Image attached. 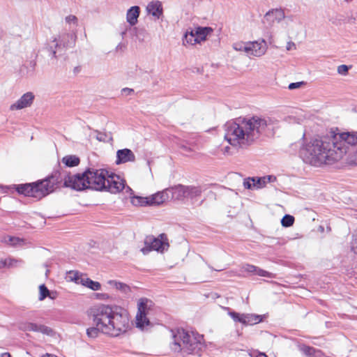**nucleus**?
Instances as JSON below:
<instances>
[{
    "instance_id": "nucleus-1",
    "label": "nucleus",
    "mask_w": 357,
    "mask_h": 357,
    "mask_svg": "<svg viewBox=\"0 0 357 357\" xmlns=\"http://www.w3.org/2000/svg\"><path fill=\"white\" fill-rule=\"evenodd\" d=\"M80 191L84 185L81 183L79 176L71 174L66 169L59 167L54 170L51 176L39 180L36 182L17 185L16 190L24 196L40 199L54 190V188L60 185Z\"/></svg>"
},
{
    "instance_id": "nucleus-2",
    "label": "nucleus",
    "mask_w": 357,
    "mask_h": 357,
    "mask_svg": "<svg viewBox=\"0 0 357 357\" xmlns=\"http://www.w3.org/2000/svg\"><path fill=\"white\" fill-rule=\"evenodd\" d=\"M344 150L336 144L333 132L330 135L312 139L300 149L299 154L303 161L314 166L331 164L340 160Z\"/></svg>"
},
{
    "instance_id": "nucleus-3",
    "label": "nucleus",
    "mask_w": 357,
    "mask_h": 357,
    "mask_svg": "<svg viewBox=\"0 0 357 357\" xmlns=\"http://www.w3.org/2000/svg\"><path fill=\"white\" fill-rule=\"evenodd\" d=\"M268 126L266 119L257 116L238 118L225 124V139L233 146H247L257 139Z\"/></svg>"
},
{
    "instance_id": "nucleus-4",
    "label": "nucleus",
    "mask_w": 357,
    "mask_h": 357,
    "mask_svg": "<svg viewBox=\"0 0 357 357\" xmlns=\"http://www.w3.org/2000/svg\"><path fill=\"white\" fill-rule=\"evenodd\" d=\"M90 313L101 333L111 337L124 334L130 328L128 312L119 306L97 305L90 309Z\"/></svg>"
},
{
    "instance_id": "nucleus-5",
    "label": "nucleus",
    "mask_w": 357,
    "mask_h": 357,
    "mask_svg": "<svg viewBox=\"0 0 357 357\" xmlns=\"http://www.w3.org/2000/svg\"><path fill=\"white\" fill-rule=\"evenodd\" d=\"M172 349L175 351H183L200 356L206 347L203 335L194 332L188 333L183 329L172 331Z\"/></svg>"
},
{
    "instance_id": "nucleus-6",
    "label": "nucleus",
    "mask_w": 357,
    "mask_h": 357,
    "mask_svg": "<svg viewBox=\"0 0 357 357\" xmlns=\"http://www.w3.org/2000/svg\"><path fill=\"white\" fill-rule=\"evenodd\" d=\"M79 176L81 183L84 185L81 190L86 188L103 191L105 188V182L108 171L100 169H88L82 174H77Z\"/></svg>"
},
{
    "instance_id": "nucleus-7",
    "label": "nucleus",
    "mask_w": 357,
    "mask_h": 357,
    "mask_svg": "<svg viewBox=\"0 0 357 357\" xmlns=\"http://www.w3.org/2000/svg\"><path fill=\"white\" fill-rule=\"evenodd\" d=\"M76 36L69 33H62L49 41L45 47L48 56L56 59V53L75 44Z\"/></svg>"
},
{
    "instance_id": "nucleus-8",
    "label": "nucleus",
    "mask_w": 357,
    "mask_h": 357,
    "mask_svg": "<svg viewBox=\"0 0 357 357\" xmlns=\"http://www.w3.org/2000/svg\"><path fill=\"white\" fill-rule=\"evenodd\" d=\"M154 303L152 301L142 298L137 303L138 312L136 315V326L143 329L145 326L150 325L149 319L147 318L151 311L153 310Z\"/></svg>"
},
{
    "instance_id": "nucleus-9",
    "label": "nucleus",
    "mask_w": 357,
    "mask_h": 357,
    "mask_svg": "<svg viewBox=\"0 0 357 357\" xmlns=\"http://www.w3.org/2000/svg\"><path fill=\"white\" fill-rule=\"evenodd\" d=\"M145 246L141 249L144 255L148 254L151 250L162 252L169 247L167 236L161 234L158 237L153 236H146L144 241Z\"/></svg>"
},
{
    "instance_id": "nucleus-10",
    "label": "nucleus",
    "mask_w": 357,
    "mask_h": 357,
    "mask_svg": "<svg viewBox=\"0 0 357 357\" xmlns=\"http://www.w3.org/2000/svg\"><path fill=\"white\" fill-rule=\"evenodd\" d=\"M125 189L126 192L132 195V190L129 187H126L125 181L119 175L108 172L106 178L105 188L103 191H107L113 194L118 193Z\"/></svg>"
},
{
    "instance_id": "nucleus-11",
    "label": "nucleus",
    "mask_w": 357,
    "mask_h": 357,
    "mask_svg": "<svg viewBox=\"0 0 357 357\" xmlns=\"http://www.w3.org/2000/svg\"><path fill=\"white\" fill-rule=\"evenodd\" d=\"M333 135L335 136L336 144H338L343 149L344 155L347 153L346 144L357 145V132H343Z\"/></svg>"
},
{
    "instance_id": "nucleus-12",
    "label": "nucleus",
    "mask_w": 357,
    "mask_h": 357,
    "mask_svg": "<svg viewBox=\"0 0 357 357\" xmlns=\"http://www.w3.org/2000/svg\"><path fill=\"white\" fill-rule=\"evenodd\" d=\"M248 47L249 50H247V54L256 57H260L264 55L267 51V45L264 39L248 42Z\"/></svg>"
},
{
    "instance_id": "nucleus-13",
    "label": "nucleus",
    "mask_w": 357,
    "mask_h": 357,
    "mask_svg": "<svg viewBox=\"0 0 357 357\" xmlns=\"http://www.w3.org/2000/svg\"><path fill=\"white\" fill-rule=\"evenodd\" d=\"M34 95L32 92H26L15 102L10 106V110H19L28 107H30L34 100Z\"/></svg>"
},
{
    "instance_id": "nucleus-14",
    "label": "nucleus",
    "mask_w": 357,
    "mask_h": 357,
    "mask_svg": "<svg viewBox=\"0 0 357 357\" xmlns=\"http://www.w3.org/2000/svg\"><path fill=\"white\" fill-rule=\"evenodd\" d=\"M135 155L134 153L129 149H123L118 150L116 152V164L120 165L128 162H135Z\"/></svg>"
},
{
    "instance_id": "nucleus-15",
    "label": "nucleus",
    "mask_w": 357,
    "mask_h": 357,
    "mask_svg": "<svg viewBox=\"0 0 357 357\" xmlns=\"http://www.w3.org/2000/svg\"><path fill=\"white\" fill-rule=\"evenodd\" d=\"M242 270L245 272L252 275H257L261 277H267L269 278H275V275L274 273L268 272L265 270H263L257 266H255L252 264H246L242 266Z\"/></svg>"
},
{
    "instance_id": "nucleus-16",
    "label": "nucleus",
    "mask_w": 357,
    "mask_h": 357,
    "mask_svg": "<svg viewBox=\"0 0 357 357\" xmlns=\"http://www.w3.org/2000/svg\"><path fill=\"white\" fill-rule=\"evenodd\" d=\"M169 190L166 189L149 197V205H160L169 199Z\"/></svg>"
},
{
    "instance_id": "nucleus-17",
    "label": "nucleus",
    "mask_w": 357,
    "mask_h": 357,
    "mask_svg": "<svg viewBox=\"0 0 357 357\" xmlns=\"http://www.w3.org/2000/svg\"><path fill=\"white\" fill-rule=\"evenodd\" d=\"M195 36L197 38V41L200 43L206 40L208 36L211 35L213 29L209 26H197L193 29Z\"/></svg>"
},
{
    "instance_id": "nucleus-18",
    "label": "nucleus",
    "mask_w": 357,
    "mask_h": 357,
    "mask_svg": "<svg viewBox=\"0 0 357 357\" xmlns=\"http://www.w3.org/2000/svg\"><path fill=\"white\" fill-rule=\"evenodd\" d=\"M140 8L137 6L130 8L126 13V20L130 26H134L137 22L139 16Z\"/></svg>"
},
{
    "instance_id": "nucleus-19",
    "label": "nucleus",
    "mask_w": 357,
    "mask_h": 357,
    "mask_svg": "<svg viewBox=\"0 0 357 357\" xmlns=\"http://www.w3.org/2000/svg\"><path fill=\"white\" fill-rule=\"evenodd\" d=\"M146 10L149 14L157 19H159L162 15V4L158 1L150 2L146 7Z\"/></svg>"
},
{
    "instance_id": "nucleus-20",
    "label": "nucleus",
    "mask_w": 357,
    "mask_h": 357,
    "mask_svg": "<svg viewBox=\"0 0 357 357\" xmlns=\"http://www.w3.org/2000/svg\"><path fill=\"white\" fill-rule=\"evenodd\" d=\"M264 18L272 23L275 22H280L284 18V13L280 9L272 10L266 13Z\"/></svg>"
},
{
    "instance_id": "nucleus-21",
    "label": "nucleus",
    "mask_w": 357,
    "mask_h": 357,
    "mask_svg": "<svg viewBox=\"0 0 357 357\" xmlns=\"http://www.w3.org/2000/svg\"><path fill=\"white\" fill-rule=\"evenodd\" d=\"M22 328L24 331L41 332L45 334H49L51 332V329L49 327L33 323H27Z\"/></svg>"
},
{
    "instance_id": "nucleus-22",
    "label": "nucleus",
    "mask_w": 357,
    "mask_h": 357,
    "mask_svg": "<svg viewBox=\"0 0 357 357\" xmlns=\"http://www.w3.org/2000/svg\"><path fill=\"white\" fill-rule=\"evenodd\" d=\"M172 197L176 199H182L186 198V186L178 185L169 190Z\"/></svg>"
},
{
    "instance_id": "nucleus-23",
    "label": "nucleus",
    "mask_w": 357,
    "mask_h": 357,
    "mask_svg": "<svg viewBox=\"0 0 357 357\" xmlns=\"http://www.w3.org/2000/svg\"><path fill=\"white\" fill-rule=\"evenodd\" d=\"M70 274L73 275V276H71L72 280L75 281L77 284H81L86 287L89 280V278H87L86 275L80 273L77 271L70 272Z\"/></svg>"
},
{
    "instance_id": "nucleus-24",
    "label": "nucleus",
    "mask_w": 357,
    "mask_h": 357,
    "mask_svg": "<svg viewBox=\"0 0 357 357\" xmlns=\"http://www.w3.org/2000/svg\"><path fill=\"white\" fill-rule=\"evenodd\" d=\"M244 319L243 325H254L260 323L262 321V317L260 315L245 314Z\"/></svg>"
},
{
    "instance_id": "nucleus-25",
    "label": "nucleus",
    "mask_w": 357,
    "mask_h": 357,
    "mask_svg": "<svg viewBox=\"0 0 357 357\" xmlns=\"http://www.w3.org/2000/svg\"><path fill=\"white\" fill-rule=\"evenodd\" d=\"M202 192L200 187L186 186V198L194 199L199 197Z\"/></svg>"
},
{
    "instance_id": "nucleus-26",
    "label": "nucleus",
    "mask_w": 357,
    "mask_h": 357,
    "mask_svg": "<svg viewBox=\"0 0 357 357\" xmlns=\"http://www.w3.org/2000/svg\"><path fill=\"white\" fill-rule=\"evenodd\" d=\"M79 158L75 155H67L63 158L62 162L67 167H75L79 163Z\"/></svg>"
},
{
    "instance_id": "nucleus-27",
    "label": "nucleus",
    "mask_w": 357,
    "mask_h": 357,
    "mask_svg": "<svg viewBox=\"0 0 357 357\" xmlns=\"http://www.w3.org/2000/svg\"><path fill=\"white\" fill-rule=\"evenodd\" d=\"M130 202L134 206H144L149 205L148 197L132 196L130 197Z\"/></svg>"
},
{
    "instance_id": "nucleus-28",
    "label": "nucleus",
    "mask_w": 357,
    "mask_h": 357,
    "mask_svg": "<svg viewBox=\"0 0 357 357\" xmlns=\"http://www.w3.org/2000/svg\"><path fill=\"white\" fill-rule=\"evenodd\" d=\"M109 284L115 287L116 289L120 290L121 292L127 294L130 291V288L128 285L125 283L117 282L115 280L109 281Z\"/></svg>"
},
{
    "instance_id": "nucleus-29",
    "label": "nucleus",
    "mask_w": 357,
    "mask_h": 357,
    "mask_svg": "<svg viewBox=\"0 0 357 357\" xmlns=\"http://www.w3.org/2000/svg\"><path fill=\"white\" fill-rule=\"evenodd\" d=\"M183 43H188L192 45L199 43L197 41V38H196L195 36L193 29H192L190 31L186 32L184 36Z\"/></svg>"
},
{
    "instance_id": "nucleus-30",
    "label": "nucleus",
    "mask_w": 357,
    "mask_h": 357,
    "mask_svg": "<svg viewBox=\"0 0 357 357\" xmlns=\"http://www.w3.org/2000/svg\"><path fill=\"white\" fill-rule=\"evenodd\" d=\"M299 350L306 356L307 357H313L314 356L317 351H318L316 349L312 347H310L305 344H302L299 346Z\"/></svg>"
},
{
    "instance_id": "nucleus-31",
    "label": "nucleus",
    "mask_w": 357,
    "mask_h": 357,
    "mask_svg": "<svg viewBox=\"0 0 357 357\" xmlns=\"http://www.w3.org/2000/svg\"><path fill=\"white\" fill-rule=\"evenodd\" d=\"M100 332H101V328L96 325V327L89 328L86 330V335L90 338H96L98 336Z\"/></svg>"
},
{
    "instance_id": "nucleus-32",
    "label": "nucleus",
    "mask_w": 357,
    "mask_h": 357,
    "mask_svg": "<svg viewBox=\"0 0 357 357\" xmlns=\"http://www.w3.org/2000/svg\"><path fill=\"white\" fill-rule=\"evenodd\" d=\"M234 50L238 52H245L247 53V50H249V48L248 47V42H237L234 43L232 45Z\"/></svg>"
},
{
    "instance_id": "nucleus-33",
    "label": "nucleus",
    "mask_w": 357,
    "mask_h": 357,
    "mask_svg": "<svg viewBox=\"0 0 357 357\" xmlns=\"http://www.w3.org/2000/svg\"><path fill=\"white\" fill-rule=\"evenodd\" d=\"M294 222V217L291 215H285L282 220L281 224L284 227H289L293 225Z\"/></svg>"
},
{
    "instance_id": "nucleus-34",
    "label": "nucleus",
    "mask_w": 357,
    "mask_h": 357,
    "mask_svg": "<svg viewBox=\"0 0 357 357\" xmlns=\"http://www.w3.org/2000/svg\"><path fill=\"white\" fill-rule=\"evenodd\" d=\"M24 264L22 259L8 258L7 259V266L9 268L19 267Z\"/></svg>"
},
{
    "instance_id": "nucleus-35",
    "label": "nucleus",
    "mask_w": 357,
    "mask_h": 357,
    "mask_svg": "<svg viewBox=\"0 0 357 357\" xmlns=\"http://www.w3.org/2000/svg\"><path fill=\"white\" fill-rule=\"evenodd\" d=\"M39 291H40V295H39V301H43L45 298L50 295V290L47 288V287L43 284L39 286Z\"/></svg>"
},
{
    "instance_id": "nucleus-36",
    "label": "nucleus",
    "mask_w": 357,
    "mask_h": 357,
    "mask_svg": "<svg viewBox=\"0 0 357 357\" xmlns=\"http://www.w3.org/2000/svg\"><path fill=\"white\" fill-rule=\"evenodd\" d=\"M229 314L236 322H240L243 324V322H245L244 317L245 314H240L236 312H231L229 313Z\"/></svg>"
},
{
    "instance_id": "nucleus-37",
    "label": "nucleus",
    "mask_w": 357,
    "mask_h": 357,
    "mask_svg": "<svg viewBox=\"0 0 357 357\" xmlns=\"http://www.w3.org/2000/svg\"><path fill=\"white\" fill-rule=\"evenodd\" d=\"M255 181L252 183L253 187L257 189L262 188L266 186L264 177H253Z\"/></svg>"
},
{
    "instance_id": "nucleus-38",
    "label": "nucleus",
    "mask_w": 357,
    "mask_h": 357,
    "mask_svg": "<svg viewBox=\"0 0 357 357\" xmlns=\"http://www.w3.org/2000/svg\"><path fill=\"white\" fill-rule=\"evenodd\" d=\"M350 244L351 251L357 255V229L354 230L352 234Z\"/></svg>"
},
{
    "instance_id": "nucleus-39",
    "label": "nucleus",
    "mask_w": 357,
    "mask_h": 357,
    "mask_svg": "<svg viewBox=\"0 0 357 357\" xmlns=\"http://www.w3.org/2000/svg\"><path fill=\"white\" fill-rule=\"evenodd\" d=\"M96 139L100 142H109V140H112V136L111 135H107L105 132H98L96 135Z\"/></svg>"
},
{
    "instance_id": "nucleus-40",
    "label": "nucleus",
    "mask_w": 357,
    "mask_h": 357,
    "mask_svg": "<svg viewBox=\"0 0 357 357\" xmlns=\"http://www.w3.org/2000/svg\"><path fill=\"white\" fill-rule=\"evenodd\" d=\"M86 287L93 290V291H97V290L100 289L101 284L98 282L93 281L92 280H91L89 278Z\"/></svg>"
},
{
    "instance_id": "nucleus-41",
    "label": "nucleus",
    "mask_w": 357,
    "mask_h": 357,
    "mask_svg": "<svg viewBox=\"0 0 357 357\" xmlns=\"http://www.w3.org/2000/svg\"><path fill=\"white\" fill-rule=\"evenodd\" d=\"M9 242L11 245H24V240L22 238H20L17 237H10Z\"/></svg>"
},
{
    "instance_id": "nucleus-42",
    "label": "nucleus",
    "mask_w": 357,
    "mask_h": 357,
    "mask_svg": "<svg viewBox=\"0 0 357 357\" xmlns=\"http://www.w3.org/2000/svg\"><path fill=\"white\" fill-rule=\"evenodd\" d=\"M255 180L253 177L245 178L243 181V186L246 189H252L255 188L253 187L252 183H254Z\"/></svg>"
},
{
    "instance_id": "nucleus-43",
    "label": "nucleus",
    "mask_w": 357,
    "mask_h": 357,
    "mask_svg": "<svg viewBox=\"0 0 357 357\" xmlns=\"http://www.w3.org/2000/svg\"><path fill=\"white\" fill-rule=\"evenodd\" d=\"M65 20H66V22L69 24H73L75 26L77 25V18L76 16H75L73 15H70L68 16H66L65 18Z\"/></svg>"
},
{
    "instance_id": "nucleus-44",
    "label": "nucleus",
    "mask_w": 357,
    "mask_h": 357,
    "mask_svg": "<svg viewBox=\"0 0 357 357\" xmlns=\"http://www.w3.org/2000/svg\"><path fill=\"white\" fill-rule=\"evenodd\" d=\"M349 70V67L347 65H340L337 67V73L340 75H345Z\"/></svg>"
},
{
    "instance_id": "nucleus-45",
    "label": "nucleus",
    "mask_w": 357,
    "mask_h": 357,
    "mask_svg": "<svg viewBox=\"0 0 357 357\" xmlns=\"http://www.w3.org/2000/svg\"><path fill=\"white\" fill-rule=\"evenodd\" d=\"M263 177L266 184H267L268 183H273L276 181V177L272 175H268Z\"/></svg>"
},
{
    "instance_id": "nucleus-46",
    "label": "nucleus",
    "mask_w": 357,
    "mask_h": 357,
    "mask_svg": "<svg viewBox=\"0 0 357 357\" xmlns=\"http://www.w3.org/2000/svg\"><path fill=\"white\" fill-rule=\"evenodd\" d=\"M296 46L294 42L289 41L287 43L286 49L287 51L296 50Z\"/></svg>"
},
{
    "instance_id": "nucleus-47",
    "label": "nucleus",
    "mask_w": 357,
    "mask_h": 357,
    "mask_svg": "<svg viewBox=\"0 0 357 357\" xmlns=\"http://www.w3.org/2000/svg\"><path fill=\"white\" fill-rule=\"evenodd\" d=\"M303 84V82H294V83H291L289 85V89H297L298 87L301 86V85Z\"/></svg>"
},
{
    "instance_id": "nucleus-48",
    "label": "nucleus",
    "mask_w": 357,
    "mask_h": 357,
    "mask_svg": "<svg viewBox=\"0 0 357 357\" xmlns=\"http://www.w3.org/2000/svg\"><path fill=\"white\" fill-rule=\"evenodd\" d=\"M180 148L181 149H183V151H187V152H193V151H195V150L192 148L189 147V146H186L185 144H181L180 145Z\"/></svg>"
},
{
    "instance_id": "nucleus-49",
    "label": "nucleus",
    "mask_w": 357,
    "mask_h": 357,
    "mask_svg": "<svg viewBox=\"0 0 357 357\" xmlns=\"http://www.w3.org/2000/svg\"><path fill=\"white\" fill-rule=\"evenodd\" d=\"M122 92L126 93V95H130L132 93L134 92V90L130 88H123L122 89Z\"/></svg>"
},
{
    "instance_id": "nucleus-50",
    "label": "nucleus",
    "mask_w": 357,
    "mask_h": 357,
    "mask_svg": "<svg viewBox=\"0 0 357 357\" xmlns=\"http://www.w3.org/2000/svg\"><path fill=\"white\" fill-rule=\"evenodd\" d=\"M56 296H57V293L56 291H50V295H48L47 297L54 300L56 298Z\"/></svg>"
},
{
    "instance_id": "nucleus-51",
    "label": "nucleus",
    "mask_w": 357,
    "mask_h": 357,
    "mask_svg": "<svg viewBox=\"0 0 357 357\" xmlns=\"http://www.w3.org/2000/svg\"><path fill=\"white\" fill-rule=\"evenodd\" d=\"M7 259H0V268L7 266Z\"/></svg>"
},
{
    "instance_id": "nucleus-52",
    "label": "nucleus",
    "mask_w": 357,
    "mask_h": 357,
    "mask_svg": "<svg viewBox=\"0 0 357 357\" xmlns=\"http://www.w3.org/2000/svg\"><path fill=\"white\" fill-rule=\"evenodd\" d=\"M42 357H57V356L56 355L52 354H45V355L42 356Z\"/></svg>"
},
{
    "instance_id": "nucleus-53",
    "label": "nucleus",
    "mask_w": 357,
    "mask_h": 357,
    "mask_svg": "<svg viewBox=\"0 0 357 357\" xmlns=\"http://www.w3.org/2000/svg\"><path fill=\"white\" fill-rule=\"evenodd\" d=\"M255 357H268L264 353H259L257 355H256Z\"/></svg>"
},
{
    "instance_id": "nucleus-54",
    "label": "nucleus",
    "mask_w": 357,
    "mask_h": 357,
    "mask_svg": "<svg viewBox=\"0 0 357 357\" xmlns=\"http://www.w3.org/2000/svg\"><path fill=\"white\" fill-rule=\"evenodd\" d=\"M1 357H11L10 354L8 352L1 354Z\"/></svg>"
},
{
    "instance_id": "nucleus-55",
    "label": "nucleus",
    "mask_w": 357,
    "mask_h": 357,
    "mask_svg": "<svg viewBox=\"0 0 357 357\" xmlns=\"http://www.w3.org/2000/svg\"><path fill=\"white\" fill-rule=\"evenodd\" d=\"M273 43V36L272 35H270L269 36V43L271 44Z\"/></svg>"
},
{
    "instance_id": "nucleus-56",
    "label": "nucleus",
    "mask_w": 357,
    "mask_h": 357,
    "mask_svg": "<svg viewBox=\"0 0 357 357\" xmlns=\"http://www.w3.org/2000/svg\"><path fill=\"white\" fill-rule=\"evenodd\" d=\"M210 268H211V270L213 271H216V269H214L213 268H212L211 266H208ZM221 270H217V271H220Z\"/></svg>"
},
{
    "instance_id": "nucleus-57",
    "label": "nucleus",
    "mask_w": 357,
    "mask_h": 357,
    "mask_svg": "<svg viewBox=\"0 0 357 357\" xmlns=\"http://www.w3.org/2000/svg\"><path fill=\"white\" fill-rule=\"evenodd\" d=\"M356 156L357 157V152L356 153ZM355 162L357 163V158L356 159Z\"/></svg>"
}]
</instances>
